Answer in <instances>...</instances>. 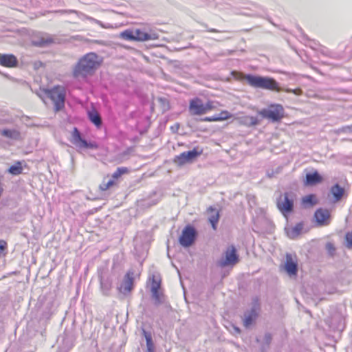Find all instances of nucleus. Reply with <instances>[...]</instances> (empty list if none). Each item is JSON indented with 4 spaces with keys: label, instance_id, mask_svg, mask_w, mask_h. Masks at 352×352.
Instances as JSON below:
<instances>
[{
    "label": "nucleus",
    "instance_id": "393cba45",
    "mask_svg": "<svg viewBox=\"0 0 352 352\" xmlns=\"http://www.w3.org/2000/svg\"><path fill=\"white\" fill-rule=\"evenodd\" d=\"M112 283L109 278H100V287L104 295H109Z\"/></svg>",
    "mask_w": 352,
    "mask_h": 352
},
{
    "label": "nucleus",
    "instance_id": "5701e85b",
    "mask_svg": "<svg viewBox=\"0 0 352 352\" xmlns=\"http://www.w3.org/2000/svg\"><path fill=\"white\" fill-rule=\"evenodd\" d=\"M330 192L334 198H342L344 196H347L345 186H341L339 184L332 186Z\"/></svg>",
    "mask_w": 352,
    "mask_h": 352
},
{
    "label": "nucleus",
    "instance_id": "6e6552de",
    "mask_svg": "<svg viewBox=\"0 0 352 352\" xmlns=\"http://www.w3.org/2000/svg\"><path fill=\"white\" fill-rule=\"evenodd\" d=\"M130 172L129 169L126 167H118L116 170L112 174L111 179L108 182L103 181L100 185L99 188L101 190L105 191L110 188L117 185V182L119 178L125 174H128Z\"/></svg>",
    "mask_w": 352,
    "mask_h": 352
},
{
    "label": "nucleus",
    "instance_id": "a19ab883",
    "mask_svg": "<svg viewBox=\"0 0 352 352\" xmlns=\"http://www.w3.org/2000/svg\"><path fill=\"white\" fill-rule=\"evenodd\" d=\"M305 198H309V199H311V198H314V195H309L307 197H305Z\"/></svg>",
    "mask_w": 352,
    "mask_h": 352
},
{
    "label": "nucleus",
    "instance_id": "1a4fd4ad",
    "mask_svg": "<svg viewBox=\"0 0 352 352\" xmlns=\"http://www.w3.org/2000/svg\"><path fill=\"white\" fill-rule=\"evenodd\" d=\"M71 142L80 148H98V144L96 142H87L81 138L80 133L76 127H74L72 132Z\"/></svg>",
    "mask_w": 352,
    "mask_h": 352
},
{
    "label": "nucleus",
    "instance_id": "f03ea898",
    "mask_svg": "<svg viewBox=\"0 0 352 352\" xmlns=\"http://www.w3.org/2000/svg\"><path fill=\"white\" fill-rule=\"evenodd\" d=\"M246 81L250 86L254 88H261L276 92L282 91V88L279 87L278 83L273 78L249 74L246 76Z\"/></svg>",
    "mask_w": 352,
    "mask_h": 352
},
{
    "label": "nucleus",
    "instance_id": "cd10ccee",
    "mask_svg": "<svg viewBox=\"0 0 352 352\" xmlns=\"http://www.w3.org/2000/svg\"><path fill=\"white\" fill-rule=\"evenodd\" d=\"M8 172L13 175H18L21 174L23 172L21 162L19 161L16 162L14 165L9 168Z\"/></svg>",
    "mask_w": 352,
    "mask_h": 352
},
{
    "label": "nucleus",
    "instance_id": "c756f323",
    "mask_svg": "<svg viewBox=\"0 0 352 352\" xmlns=\"http://www.w3.org/2000/svg\"><path fill=\"white\" fill-rule=\"evenodd\" d=\"M272 336L270 333H265L264 338H263V343L261 346V351L265 352L266 351L272 342Z\"/></svg>",
    "mask_w": 352,
    "mask_h": 352
},
{
    "label": "nucleus",
    "instance_id": "473e14b6",
    "mask_svg": "<svg viewBox=\"0 0 352 352\" xmlns=\"http://www.w3.org/2000/svg\"><path fill=\"white\" fill-rule=\"evenodd\" d=\"M215 116L217 122L227 120L232 117V114L228 110H222L218 115Z\"/></svg>",
    "mask_w": 352,
    "mask_h": 352
},
{
    "label": "nucleus",
    "instance_id": "f3484780",
    "mask_svg": "<svg viewBox=\"0 0 352 352\" xmlns=\"http://www.w3.org/2000/svg\"><path fill=\"white\" fill-rule=\"evenodd\" d=\"M17 65L18 60L14 54L0 53V65L12 68L16 67Z\"/></svg>",
    "mask_w": 352,
    "mask_h": 352
},
{
    "label": "nucleus",
    "instance_id": "423d86ee",
    "mask_svg": "<svg viewBox=\"0 0 352 352\" xmlns=\"http://www.w3.org/2000/svg\"><path fill=\"white\" fill-rule=\"evenodd\" d=\"M239 261L236 249L234 245L229 246L224 252L223 256L217 261V265L221 267L233 266Z\"/></svg>",
    "mask_w": 352,
    "mask_h": 352
},
{
    "label": "nucleus",
    "instance_id": "4be33fe9",
    "mask_svg": "<svg viewBox=\"0 0 352 352\" xmlns=\"http://www.w3.org/2000/svg\"><path fill=\"white\" fill-rule=\"evenodd\" d=\"M208 212L209 214L208 220L211 223L212 228L216 230L217 224L219 219V210L216 208L210 206L208 209Z\"/></svg>",
    "mask_w": 352,
    "mask_h": 352
},
{
    "label": "nucleus",
    "instance_id": "a878e982",
    "mask_svg": "<svg viewBox=\"0 0 352 352\" xmlns=\"http://www.w3.org/2000/svg\"><path fill=\"white\" fill-rule=\"evenodd\" d=\"M1 135L10 139L19 140L21 138V133L19 131L13 129H3Z\"/></svg>",
    "mask_w": 352,
    "mask_h": 352
},
{
    "label": "nucleus",
    "instance_id": "f704fd0d",
    "mask_svg": "<svg viewBox=\"0 0 352 352\" xmlns=\"http://www.w3.org/2000/svg\"><path fill=\"white\" fill-rule=\"evenodd\" d=\"M346 247L348 249H352V230L349 232L345 235Z\"/></svg>",
    "mask_w": 352,
    "mask_h": 352
},
{
    "label": "nucleus",
    "instance_id": "a211bd4d",
    "mask_svg": "<svg viewBox=\"0 0 352 352\" xmlns=\"http://www.w3.org/2000/svg\"><path fill=\"white\" fill-rule=\"evenodd\" d=\"M322 177L316 170L314 173L306 175L303 184L305 186H313L322 183Z\"/></svg>",
    "mask_w": 352,
    "mask_h": 352
},
{
    "label": "nucleus",
    "instance_id": "b1692460",
    "mask_svg": "<svg viewBox=\"0 0 352 352\" xmlns=\"http://www.w3.org/2000/svg\"><path fill=\"white\" fill-rule=\"evenodd\" d=\"M88 118L89 120L97 127H100L102 124V119L99 113L96 110L89 111Z\"/></svg>",
    "mask_w": 352,
    "mask_h": 352
},
{
    "label": "nucleus",
    "instance_id": "dca6fc26",
    "mask_svg": "<svg viewBox=\"0 0 352 352\" xmlns=\"http://www.w3.org/2000/svg\"><path fill=\"white\" fill-rule=\"evenodd\" d=\"M55 43V38L52 35L48 34H43L36 36L32 41V45L36 47H45Z\"/></svg>",
    "mask_w": 352,
    "mask_h": 352
},
{
    "label": "nucleus",
    "instance_id": "0eeeda50",
    "mask_svg": "<svg viewBox=\"0 0 352 352\" xmlns=\"http://www.w3.org/2000/svg\"><path fill=\"white\" fill-rule=\"evenodd\" d=\"M203 150H199L198 148H194L192 151L183 152L174 158V162L179 166H183L185 164L192 162L198 156L201 155Z\"/></svg>",
    "mask_w": 352,
    "mask_h": 352
},
{
    "label": "nucleus",
    "instance_id": "c9c22d12",
    "mask_svg": "<svg viewBox=\"0 0 352 352\" xmlns=\"http://www.w3.org/2000/svg\"><path fill=\"white\" fill-rule=\"evenodd\" d=\"M281 91H285L286 93H292L296 96H300L302 94V91L300 88H297V89H289V88L282 89Z\"/></svg>",
    "mask_w": 352,
    "mask_h": 352
},
{
    "label": "nucleus",
    "instance_id": "ddd939ff",
    "mask_svg": "<svg viewBox=\"0 0 352 352\" xmlns=\"http://www.w3.org/2000/svg\"><path fill=\"white\" fill-rule=\"evenodd\" d=\"M276 207L281 214L287 219L294 210V199H276Z\"/></svg>",
    "mask_w": 352,
    "mask_h": 352
},
{
    "label": "nucleus",
    "instance_id": "6ab92c4d",
    "mask_svg": "<svg viewBox=\"0 0 352 352\" xmlns=\"http://www.w3.org/2000/svg\"><path fill=\"white\" fill-rule=\"evenodd\" d=\"M261 119L256 116H244L239 118V123L247 127H254L261 124Z\"/></svg>",
    "mask_w": 352,
    "mask_h": 352
},
{
    "label": "nucleus",
    "instance_id": "412c9836",
    "mask_svg": "<svg viewBox=\"0 0 352 352\" xmlns=\"http://www.w3.org/2000/svg\"><path fill=\"white\" fill-rule=\"evenodd\" d=\"M305 228L303 221L299 222L295 226L286 230L287 235L289 239H296L302 232Z\"/></svg>",
    "mask_w": 352,
    "mask_h": 352
},
{
    "label": "nucleus",
    "instance_id": "f8f14e48",
    "mask_svg": "<svg viewBox=\"0 0 352 352\" xmlns=\"http://www.w3.org/2000/svg\"><path fill=\"white\" fill-rule=\"evenodd\" d=\"M314 219L318 227L328 226L331 221L330 212L327 209L318 208L314 213Z\"/></svg>",
    "mask_w": 352,
    "mask_h": 352
},
{
    "label": "nucleus",
    "instance_id": "bb28decb",
    "mask_svg": "<svg viewBox=\"0 0 352 352\" xmlns=\"http://www.w3.org/2000/svg\"><path fill=\"white\" fill-rule=\"evenodd\" d=\"M142 333L146 339L147 352H155V346L153 342L151 333L147 332L144 329L142 331Z\"/></svg>",
    "mask_w": 352,
    "mask_h": 352
},
{
    "label": "nucleus",
    "instance_id": "20e7f679",
    "mask_svg": "<svg viewBox=\"0 0 352 352\" xmlns=\"http://www.w3.org/2000/svg\"><path fill=\"white\" fill-rule=\"evenodd\" d=\"M43 93L54 102L56 112L65 107L66 89L63 86L56 85L51 89H45Z\"/></svg>",
    "mask_w": 352,
    "mask_h": 352
},
{
    "label": "nucleus",
    "instance_id": "7c9ffc66",
    "mask_svg": "<svg viewBox=\"0 0 352 352\" xmlns=\"http://www.w3.org/2000/svg\"><path fill=\"white\" fill-rule=\"evenodd\" d=\"M161 287V278L160 276L153 275L151 278V291L160 290Z\"/></svg>",
    "mask_w": 352,
    "mask_h": 352
},
{
    "label": "nucleus",
    "instance_id": "2f4dec72",
    "mask_svg": "<svg viewBox=\"0 0 352 352\" xmlns=\"http://www.w3.org/2000/svg\"><path fill=\"white\" fill-rule=\"evenodd\" d=\"M152 293V297L155 301V305L158 306L163 303L164 302V295L162 293H160L159 290L151 291Z\"/></svg>",
    "mask_w": 352,
    "mask_h": 352
},
{
    "label": "nucleus",
    "instance_id": "9b49d317",
    "mask_svg": "<svg viewBox=\"0 0 352 352\" xmlns=\"http://www.w3.org/2000/svg\"><path fill=\"white\" fill-rule=\"evenodd\" d=\"M260 311V305L257 300H254L250 310L246 311L243 316V325L245 327H249L256 319Z\"/></svg>",
    "mask_w": 352,
    "mask_h": 352
},
{
    "label": "nucleus",
    "instance_id": "4468645a",
    "mask_svg": "<svg viewBox=\"0 0 352 352\" xmlns=\"http://www.w3.org/2000/svg\"><path fill=\"white\" fill-rule=\"evenodd\" d=\"M133 271H128L125 274L124 279L118 287L119 291L123 294H127L131 292L133 287Z\"/></svg>",
    "mask_w": 352,
    "mask_h": 352
},
{
    "label": "nucleus",
    "instance_id": "37998d69",
    "mask_svg": "<svg viewBox=\"0 0 352 352\" xmlns=\"http://www.w3.org/2000/svg\"><path fill=\"white\" fill-rule=\"evenodd\" d=\"M308 230H309V229H306V230H305V232H307Z\"/></svg>",
    "mask_w": 352,
    "mask_h": 352
},
{
    "label": "nucleus",
    "instance_id": "f257e3e1",
    "mask_svg": "<svg viewBox=\"0 0 352 352\" xmlns=\"http://www.w3.org/2000/svg\"><path fill=\"white\" fill-rule=\"evenodd\" d=\"M102 58L94 52H89L82 56L72 70V76L76 79H85L92 76L100 67Z\"/></svg>",
    "mask_w": 352,
    "mask_h": 352
},
{
    "label": "nucleus",
    "instance_id": "39448f33",
    "mask_svg": "<svg viewBox=\"0 0 352 352\" xmlns=\"http://www.w3.org/2000/svg\"><path fill=\"white\" fill-rule=\"evenodd\" d=\"M258 114L273 122H280L285 117V109L282 104L274 103L266 109L259 110Z\"/></svg>",
    "mask_w": 352,
    "mask_h": 352
},
{
    "label": "nucleus",
    "instance_id": "7ed1b4c3",
    "mask_svg": "<svg viewBox=\"0 0 352 352\" xmlns=\"http://www.w3.org/2000/svg\"><path fill=\"white\" fill-rule=\"evenodd\" d=\"M221 104L217 101L208 100L204 103L199 98H195L189 102V111L192 116H201L217 109Z\"/></svg>",
    "mask_w": 352,
    "mask_h": 352
},
{
    "label": "nucleus",
    "instance_id": "2eb2a0df",
    "mask_svg": "<svg viewBox=\"0 0 352 352\" xmlns=\"http://www.w3.org/2000/svg\"><path fill=\"white\" fill-rule=\"evenodd\" d=\"M135 41H147L151 40H157L159 38L157 33L153 31H150L149 33L143 32L140 29H135L134 30Z\"/></svg>",
    "mask_w": 352,
    "mask_h": 352
},
{
    "label": "nucleus",
    "instance_id": "c85d7f7f",
    "mask_svg": "<svg viewBox=\"0 0 352 352\" xmlns=\"http://www.w3.org/2000/svg\"><path fill=\"white\" fill-rule=\"evenodd\" d=\"M120 38L126 40V41H135V37H134V30L131 29H127L120 34Z\"/></svg>",
    "mask_w": 352,
    "mask_h": 352
},
{
    "label": "nucleus",
    "instance_id": "9d476101",
    "mask_svg": "<svg viewBox=\"0 0 352 352\" xmlns=\"http://www.w3.org/2000/svg\"><path fill=\"white\" fill-rule=\"evenodd\" d=\"M197 232L191 226H186L179 239V243L185 248L190 246L196 239Z\"/></svg>",
    "mask_w": 352,
    "mask_h": 352
},
{
    "label": "nucleus",
    "instance_id": "58836bf2",
    "mask_svg": "<svg viewBox=\"0 0 352 352\" xmlns=\"http://www.w3.org/2000/svg\"><path fill=\"white\" fill-rule=\"evenodd\" d=\"M316 200L317 199H302V204H310L311 205H314L317 203Z\"/></svg>",
    "mask_w": 352,
    "mask_h": 352
},
{
    "label": "nucleus",
    "instance_id": "e433bc0d",
    "mask_svg": "<svg viewBox=\"0 0 352 352\" xmlns=\"http://www.w3.org/2000/svg\"><path fill=\"white\" fill-rule=\"evenodd\" d=\"M7 242L4 240H0V256L7 250Z\"/></svg>",
    "mask_w": 352,
    "mask_h": 352
},
{
    "label": "nucleus",
    "instance_id": "aec40b11",
    "mask_svg": "<svg viewBox=\"0 0 352 352\" xmlns=\"http://www.w3.org/2000/svg\"><path fill=\"white\" fill-rule=\"evenodd\" d=\"M285 269L289 276L296 275L298 272V265L296 262L293 261L292 256L287 254Z\"/></svg>",
    "mask_w": 352,
    "mask_h": 352
},
{
    "label": "nucleus",
    "instance_id": "72a5a7b5",
    "mask_svg": "<svg viewBox=\"0 0 352 352\" xmlns=\"http://www.w3.org/2000/svg\"><path fill=\"white\" fill-rule=\"evenodd\" d=\"M248 75V74H243L242 72H236V71L232 72V76L235 79L239 80H246V76Z\"/></svg>",
    "mask_w": 352,
    "mask_h": 352
},
{
    "label": "nucleus",
    "instance_id": "4c0bfd02",
    "mask_svg": "<svg viewBox=\"0 0 352 352\" xmlns=\"http://www.w3.org/2000/svg\"><path fill=\"white\" fill-rule=\"evenodd\" d=\"M201 121H204V122H217L215 115H214L212 116L205 117V118L201 119Z\"/></svg>",
    "mask_w": 352,
    "mask_h": 352
},
{
    "label": "nucleus",
    "instance_id": "79ce46f5",
    "mask_svg": "<svg viewBox=\"0 0 352 352\" xmlns=\"http://www.w3.org/2000/svg\"><path fill=\"white\" fill-rule=\"evenodd\" d=\"M339 200H340V199H335V201H334V202H336V201H339Z\"/></svg>",
    "mask_w": 352,
    "mask_h": 352
},
{
    "label": "nucleus",
    "instance_id": "ea45409f",
    "mask_svg": "<svg viewBox=\"0 0 352 352\" xmlns=\"http://www.w3.org/2000/svg\"><path fill=\"white\" fill-rule=\"evenodd\" d=\"M209 32H212V33H218L219 32V30H216V29H210L208 30Z\"/></svg>",
    "mask_w": 352,
    "mask_h": 352
}]
</instances>
